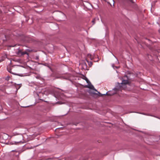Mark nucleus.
<instances>
[{"instance_id": "obj_1", "label": "nucleus", "mask_w": 160, "mask_h": 160, "mask_svg": "<svg viewBox=\"0 0 160 160\" xmlns=\"http://www.w3.org/2000/svg\"><path fill=\"white\" fill-rule=\"evenodd\" d=\"M8 71L10 73L14 75H18L17 72L18 70V68L16 66L10 67H8L7 68Z\"/></svg>"}, {"instance_id": "obj_2", "label": "nucleus", "mask_w": 160, "mask_h": 160, "mask_svg": "<svg viewBox=\"0 0 160 160\" xmlns=\"http://www.w3.org/2000/svg\"><path fill=\"white\" fill-rule=\"evenodd\" d=\"M84 79L86 81L87 83H88L89 84V86L86 87L90 89H93L96 91H97V90L95 89L94 86L92 85L91 84L90 82L86 77H85V78Z\"/></svg>"}, {"instance_id": "obj_3", "label": "nucleus", "mask_w": 160, "mask_h": 160, "mask_svg": "<svg viewBox=\"0 0 160 160\" xmlns=\"http://www.w3.org/2000/svg\"><path fill=\"white\" fill-rule=\"evenodd\" d=\"M17 54L20 56H22L25 54L28 55V53L27 52L25 51L23 52L21 50H19L17 52Z\"/></svg>"}, {"instance_id": "obj_4", "label": "nucleus", "mask_w": 160, "mask_h": 160, "mask_svg": "<svg viewBox=\"0 0 160 160\" xmlns=\"http://www.w3.org/2000/svg\"><path fill=\"white\" fill-rule=\"evenodd\" d=\"M128 78L127 76H124V79H123V80H122V82L121 83L122 85H125L126 84H128Z\"/></svg>"}, {"instance_id": "obj_5", "label": "nucleus", "mask_w": 160, "mask_h": 160, "mask_svg": "<svg viewBox=\"0 0 160 160\" xmlns=\"http://www.w3.org/2000/svg\"><path fill=\"white\" fill-rule=\"evenodd\" d=\"M20 139L18 140L17 142H14V144H16L18 143H19L22 142L21 140L23 139V137L22 136H20L19 137Z\"/></svg>"}, {"instance_id": "obj_6", "label": "nucleus", "mask_w": 160, "mask_h": 160, "mask_svg": "<svg viewBox=\"0 0 160 160\" xmlns=\"http://www.w3.org/2000/svg\"><path fill=\"white\" fill-rule=\"evenodd\" d=\"M86 61L88 63V66L89 67H91L93 64V63L92 62L89 61L88 60L86 59Z\"/></svg>"}, {"instance_id": "obj_7", "label": "nucleus", "mask_w": 160, "mask_h": 160, "mask_svg": "<svg viewBox=\"0 0 160 160\" xmlns=\"http://www.w3.org/2000/svg\"><path fill=\"white\" fill-rule=\"evenodd\" d=\"M87 58H89L91 60H92L93 58V56L90 54H88L87 55Z\"/></svg>"}, {"instance_id": "obj_8", "label": "nucleus", "mask_w": 160, "mask_h": 160, "mask_svg": "<svg viewBox=\"0 0 160 160\" xmlns=\"http://www.w3.org/2000/svg\"><path fill=\"white\" fill-rule=\"evenodd\" d=\"M19 153L18 152H16L15 155L17 157H18L19 156Z\"/></svg>"}, {"instance_id": "obj_9", "label": "nucleus", "mask_w": 160, "mask_h": 160, "mask_svg": "<svg viewBox=\"0 0 160 160\" xmlns=\"http://www.w3.org/2000/svg\"><path fill=\"white\" fill-rule=\"evenodd\" d=\"M92 22H93V24H94L95 23V19H93L92 21Z\"/></svg>"}, {"instance_id": "obj_10", "label": "nucleus", "mask_w": 160, "mask_h": 160, "mask_svg": "<svg viewBox=\"0 0 160 160\" xmlns=\"http://www.w3.org/2000/svg\"><path fill=\"white\" fill-rule=\"evenodd\" d=\"M98 93H99V96H102V94H101V93H100L99 92Z\"/></svg>"}, {"instance_id": "obj_11", "label": "nucleus", "mask_w": 160, "mask_h": 160, "mask_svg": "<svg viewBox=\"0 0 160 160\" xmlns=\"http://www.w3.org/2000/svg\"><path fill=\"white\" fill-rule=\"evenodd\" d=\"M28 51H29V52H31V51H30V50H28Z\"/></svg>"}, {"instance_id": "obj_12", "label": "nucleus", "mask_w": 160, "mask_h": 160, "mask_svg": "<svg viewBox=\"0 0 160 160\" xmlns=\"http://www.w3.org/2000/svg\"><path fill=\"white\" fill-rule=\"evenodd\" d=\"M106 94H107V95H108V94L107 93H106Z\"/></svg>"}]
</instances>
